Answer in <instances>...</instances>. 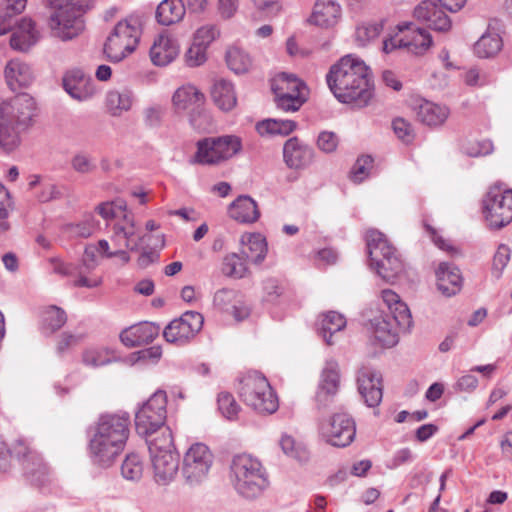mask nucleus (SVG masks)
I'll list each match as a JSON object with an SVG mask.
<instances>
[{
	"label": "nucleus",
	"mask_w": 512,
	"mask_h": 512,
	"mask_svg": "<svg viewBox=\"0 0 512 512\" xmlns=\"http://www.w3.org/2000/svg\"><path fill=\"white\" fill-rule=\"evenodd\" d=\"M326 82L341 103L362 108L373 97L369 67L363 60L351 54L343 56L330 67L326 74Z\"/></svg>",
	"instance_id": "obj_1"
},
{
	"label": "nucleus",
	"mask_w": 512,
	"mask_h": 512,
	"mask_svg": "<svg viewBox=\"0 0 512 512\" xmlns=\"http://www.w3.org/2000/svg\"><path fill=\"white\" fill-rule=\"evenodd\" d=\"M128 439V416L106 414L99 418L89 448L94 463L108 467L124 450Z\"/></svg>",
	"instance_id": "obj_2"
},
{
	"label": "nucleus",
	"mask_w": 512,
	"mask_h": 512,
	"mask_svg": "<svg viewBox=\"0 0 512 512\" xmlns=\"http://www.w3.org/2000/svg\"><path fill=\"white\" fill-rule=\"evenodd\" d=\"M35 116V100L27 93L0 102V146L13 151L20 143V131L30 127Z\"/></svg>",
	"instance_id": "obj_3"
},
{
	"label": "nucleus",
	"mask_w": 512,
	"mask_h": 512,
	"mask_svg": "<svg viewBox=\"0 0 512 512\" xmlns=\"http://www.w3.org/2000/svg\"><path fill=\"white\" fill-rule=\"evenodd\" d=\"M383 302L386 304L389 315L375 318V338L385 347H392L398 343L399 331L407 332L412 326V315L406 303L400 296L390 289L381 292Z\"/></svg>",
	"instance_id": "obj_4"
},
{
	"label": "nucleus",
	"mask_w": 512,
	"mask_h": 512,
	"mask_svg": "<svg viewBox=\"0 0 512 512\" xmlns=\"http://www.w3.org/2000/svg\"><path fill=\"white\" fill-rule=\"evenodd\" d=\"M53 12L48 25L52 36L69 41L82 33L85 27L83 14L89 9V0H45Z\"/></svg>",
	"instance_id": "obj_5"
},
{
	"label": "nucleus",
	"mask_w": 512,
	"mask_h": 512,
	"mask_svg": "<svg viewBox=\"0 0 512 512\" xmlns=\"http://www.w3.org/2000/svg\"><path fill=\"white\" fill-rule=\"evenodd\" d=\"M230 481L236 492L246 499L257 498L269 486L265 468L258 459L248 454L234 456Z\"/></svg>",
	"instance_id": "obj_6"
},
{
	"label": "nucleus",
	"mask_w": 512,
	"mask_h": 512,
	"mask_svg": "<svg viewBox=\"0 0 512 512\" xmlns=\"http://www.w3.org/2000/svg\"><path fill=\"white\" fill-rule=\"evenodd\" d=\"M366 242L371 266L383 280L393 282L404 270L397 249L377 230L367 232Z\"/></svg>",
	"instance_id": "obj_7"
},
{
	"label": "nucleus",
	"mask_w": 512,
	"mask_h": 512,
	"mask_svg": "<svg viewBox=\"0 0 512 512\" xmlns=\"http://www.w3.org/2000/svg\"><path fill=\"white\" fill-rule=\"evenodd\" d=\"M239 396L253 410L272 414L278 409V399L268 380L258 372L244 376L240 381Z\"/></svg>",
	"instance_id": "obj_8"
},
{
	"label": "nucleus",
	"mask_w": 512,
	"mask_h": 512,
	"mask_svg": "<svg viewBox=\"0 0 512 512\" xmlns=\"http://www.w3.org/2000/svg\"><path fill=\"white\" fill-rule=\"evenodd\" d=\"M167 395L157 390L135 413V429L139 436L149 438L164 427L167 417Z\"/></svg>",
	"instance_id": "obj_9"
},
{
	"label": "nucleus",
	"mask_w": 512,
	"mask_h": 512,
	"mask_svg": "<svg viewBox=\"0 0 512 512\" xmlns=\"http://www.w3.org/2000/svg\"><path fill=\"white\" fill-rule=\"evenodd\" d=\"M97 247L89 244L85 247L80 263L65 262L59 258H51L50 265L54 273L61 276H78L74 281L76 287L94 288L100 284V279H89L86 274L97 266Z\"/></svg>",
	"instance_id": "obj_10"
},
{
	"label": "nucleus",
	"mask_w": 512,
	"mask_h": 512,
	"mask_svg": "<svg viewBox=\"0 0 512 512\" xmlns=\"http://www.w3.org/2000/svg\"><path fill=\"white\" fill-rule=\"evenodd\" d=\"M482 204L485 220L491 229H501L512 221V190L492 187Z\"/></svg>",
	"instance_id": "obj_11"
},
{
	"label": "nucleus",
	"mask_w": 512,
	"mask_h": 512,
	"mask_svg": "<svg viewBox=\"0 0 512 512\" xmlns=\"http://www.w3.org/2000/svg\"><path fill=\"white\" fill-rule=\"evenodd\" d=\"M412 26L411 23L398 25L400 32L407 31V33L384 40L383 51L391 53L397 49H406L408 53L423 55L432 45V37L425 29L419 27L412 29Z\"/></svg>",
	"instance_id": "obj_12"
},
{
	"label": "nucleus",
	"mask_w": 512,
	"mask_h": 512,
	"mask_svg": "<svg viewBox=\"0 0 512 512\" xmlns=\"http://www.w3.org/2000/svg\"><path fill=\"white\" fill-rule=\"evenodd\" d=\"M213 463V455L203 443H195L187 450L183 459L182 475L189 485L203 482Z\"/></svg>",
	"instance_id": "obj_13"
},
{
	"label": "nucleus",
	"mask_w": 512,
	"mask_h": 512,
	"mask_svg": "<svg viewBox=\"0 0 512 512\" xmlns=\"http://www.w3.org/2000/svg\"><path fill=\"white\" fill-rule=\"evenodd\" d=\"M319 432L322 438L330 445L346 447L355 438V422L347 413H335L329 419L320 423Z\"/></svg>",
	"instance_id": "obj_14"
},
{
	"label": "nucleus",
	"mask_w": 512,
	"mask_h": 512,
	"mask_svg": "<svg viewBox=\"0 0 512 512\" xmlns=\"http://www.w3.org/2000/svg\"><path fill=\"white\" fill-rule=\"evenodd\" d=\"M204 317L196 311H186L172 320L163 330V337L169 343L185 344L202 329Z\"/></svg>",
	"instance_id": "obj_15"
},
{
	"label": "nucleus",
	"mask_w": 512,
	"mask_h": 512,
	"mask_svg": "<svg viewBox=\"0 0 512 512\" xmlns=\"http://www.w3.org/2000/svg\"><path fill=\"white\" fill-rule=\"evenodd\" d=\"M358 391L368 407H376L382 400V376L369 367H363L357 374Z\"/></svg>",
	"instance_id": "obj_16"
},
{
	"label": "nucleus",
	"mask_w": 512,
	"mask_h": 512,
	"mask_svg": "<svg viewBox=\"0 0 512 512\" xmlns=\"http://www.w3.org/2000/svg\"><path fill=\"white\" fill-rule=\"evenodd\" d=\"M64 90L75 100L84 102L92 99L98 90L95 81L81 70H72L63 78Z\"/></svg>",
	"instance_id": "obj_17"
},
{
	"label": "nucleus",
	"mask_w": 512,
	"mask_h": 512,
	"mask_svg": "<svg viewBox=\"0 0 512 512\" xmlns=\"http://www.w3.org/2000/svg\"><path fill=\"white\" fill-rule=\"evenodd\" d=\"M340 385L339 365L335 360H328L321 373L316 401L319 408L328 407L332 398L338 392Z\"/></svg>",
	"instance_id": "obj_18"
},
{
	"label": "nucleus",
	"mask_w": 512,
	"mask_h": 512,
	"mask_svg": "<svg viewBox=\"0 0 512 512\" xmlns=\"http://www.w3.org/2000/svg\"><path fill=\"white\" fill-rule=\"evenodd\" d=\"M18 444L19 450L16 451V454L17 457L22 456L23 458L22 465L25 476L34 485L43 484L48 474V468L42 457L28 447L23 440H19Z\"/></svg>",
	"instance_id": "obj_19"
},
{
	"label": "nucleus",
	"mask_w": 512,
	"mask_h": 512,
	"mask_svg": "<svg viewBox=\"0 0 512 512\" xmlns=\"http://www.w3.org/2000/svg\"><path fill=\"white\" fill-rule=\"evenodd\" d=\"M283 159L290 169H304L313 162L314 150L299 138L291 137L283 146Z\"/></svg>",
	"instance_id": "obj_20"
},
{
	"label": "nucleus",
	"mask_w": 512,
	"mask_h": 512,
	"mask_svg": "<svg viewBox=\"0 0 512 512\" xmlns=\"http://www.w3.org/2000/svg\"><path fill=\"white\" fill-rule=\"evenodd\" d=\"M414 17L435 31L446 32L451 28L449 17L431 0L418 4L414 9Z\"/></svg>",
	"instance_id": "obj_21"
},
{
	"label": "nucleus",
	"mask_w": 512,
	"mask_h": 512,
	"mask_svg": "<svg viewBox=\"0 0 512 512\" xmlns=\"http://www.w3.org/2000/svg\"><path fill=\"white\" fill-rule=\"evenodd\" d=\"M180 52L176 38L168 33L160 34L150 48V58L156 66H166L173 62Z\"/></svg>",
	"instance_id": "obj_22"
},
{
	"label": "nucleus",
	"mask_w": 512,
	"mask_h": 512,
	"mask_svg": "<svg viewBox=\"0 0 512 512\" xmlns=\"http://www.w3.org/2000/svg\"><path fill=\"white\" fill-rule=\"evenodd\" d=\"M151 457L156 483L163 486L170 484L179 469V454L165 452V454H154Z\"/></svg>",
	"instance_id": "obj_23"
},
{
	"label": "nucleus",
	"mask_w": 512,
	"mask_h": 512,
	"mask_svg": "<svg viewBox=\"0 0 512 512\" xmlns=\"http://www.w3.org/2000/svg\"><path fill=\"white\" fill-rule=\"evenodd\" d=\"M341 17V6L335 0H317L308 22L320 28L336 25Z\"/></svg>",
	"instance_id": "obj_24"
},
{
	"label": "nucleus",
	"mask_w": 512,
	"mask_h": 512,
	"mask_svg": "<svg viewBox=\"0 0 512 512\" xmlns=\"http://www.w3.org/2000/svg\"><path fill=\"white\" fill-rule=\"evenodd\" d=\"M437 287L445 296L457 294L462 287V276L458 267L452 263L442 262L436 270Z\"/></svg>",
	"instance_id": "obj_25"
},
{
	"label": "nucleus",
	"mask_w": 512,
	"mask_h": 512,
	"mask_svg": "<svg viewBox=\"0 0 512 512\" xmlns=\"http://www.w3.org/2000/svg\"><path fill=\"white\" fill-rule=\"evenodd\" d=\"M4 73L8 87L13 91L28 87L34 80L31 66L20 59L10 60L6 64Z\"/></svg>",
	"instance_id": "obj_26"
},
{
	"label": "nucleus",
	"mask_w": 512,
	"mask_h": 512,
	"mask_svg": "<svg viewBox=\"0 0 512 512\" xmlns=\"http://www.w3.org/2000/svg\"><path fill=\"white\" fill-rule=\"evenodd\" d=\"M128 31V19L125 18L117 23L104 44V54L112 62H119L125 58L128 52V43L121 41V36L126 37Z\"/></svg>",
	"instance_id": "obj_27"
},
{
	"label": "nucleus",
	"mask_w": 512,
	"mask_h": 512,
	"mask_svg": "<svg viewBox=\"0 0 512 512\" xmlns=\"http://www.w3.org/2000/svg\"><path fill=\"white\" fill-rule=\"evenodd\" d=\"M165 245V240L162 235L145 234L140 238L136 246L141 248L136 264L141 269H146L149 265L158 262L159 252Z\"/></svg>",
	"instance_id": "obj_28"
},
{
	"label": "nucleus",
	"mask_w": 512,
	"mask_h": 512,
	"mask_svg": "<svg viewBox=\"0 0 512 512\" xmlns=\"http://www.w3.org/2000/svg\"><path fill=\"white\" fill-rule=\"evenodd\" d=\"M173 106L177 111H191L205 103V95L194 85L179 87L172 96Z\"/></svg>",
	"instance_id": "obj_29"
},
{
	"label": "nucleus",
	"mask_w": 512,
	"mask_h": 512,
	"mask_svg": "<svg viewBox=\"0 0 512 512\" xmlns=\"http://www.w3.org/2000/svg\"><path fill=\"white\" fill-rule=\"evenodd\" d=\"M417 118L427 126H440L449 116V109L428 100H419L415 105Z\"/></svg>",
	"instance_id": "obj_30"
},
{
	"label": "nucleus",
	"mask_w": 512,
	"mask_h": 512,
	"mask_svg": "<svg viewBox=\"0 0 512 512\" xmlns=\"http://www.w3.org/2000/svg\"><path fill=\"white\" fill-rule=\"evenodd\" d=\"M346 326L345 317L336 312L329 311L322 314L317 322V332L323 338L327 345H333V337L343 330Z\"/></svg>",
	"instance_id": "obj_31"
},
{
	"label": "nucleus",
	"mask_w": 512,
	"mask_h": 512,
	"mask_svg": "<svg viewBox=\"0 0 512 512\" xmlns=\"http://www.w3.org/2000/svg\"><path fill=\"white\" fill-rule=\"evenodd\" d=\"M196 148L194 156L189 160L191 164L209 166L222 164L215 137H205L198 140Z\"/></svg>",
	"instance_id": "obj_32"
},
{
	"label": "nucleus",
	"mask_w": 512,
	"mask_h": 512,
	"mask_svg": "<svg viewBox=\"0 0 512 512\" xmlns=\"http://www.w3.org/2000/svg\"><path fill=\"white\" fill-rule=\"evenodd\" d=\"M230 216L242 223L255 222L259 216L256 202L249 196H239L229 207Z\"/></svg>",
	"instance_id": "obj_33"
},
{
	"label": "nucleus",
	"mask_w": 512,
	"mask_h": 512,
	"mask_svg": "<svg viewBox=\"0 0 512 512\" xmlns=\"http://www.w3.org/2000/svg\"><path fill=\"white\" fill-rule=\"evenodd\" d=\"M211 96L214 103L223 111L232 110L237 103L233 84L224 79H218L214 82Z\"/></svg>",
	"instance_id": "obj_34"
},
{
	"label": "nucleus",
	"mask_w": 512,
	"mask_h": 512,
	"mask_svg": "<svg viewBox=\"0 0 512 512\" xmlns=\"http://www.w3.org/2000/svg\"><path fill=\"white\" fill-rule=\"evenodd\" d=\"M184 15L185 5L182 0H163L156 9L158 23L165 26L181 21Z\"/></svg>",
	"instance_id": "obj_35"
},
{
	"label": "nucleus",
	"mask_w": 512,
	"mask_h": 512,
	"mask_svg": "<svg viewBox=\"0 0 512 512\" xmlns=\"http://www.w3.org/2000/svg\"><path fill=\"white\" fill-rule=\"evenodd\" d=\"M122 357L112 348H88L82 354L84 365L92 368H98L111 362L121 360Z\"/></svg>",
	"instance_id": "obj_36"
},
{
	"label": "nucleus",
	"mask_w": 512,
	"mask_h": 512,
	"mask_svg": "<svg viewBox=\"0 0 512 512\" xmlns=\"http://www.w3.org/2000/svg\"><path fill=\"white\" fill-rule=\"evenodd\" d=\"M160 333V326L153 322H139L130 325V346L151 343Z\"/></svg>",
	"instance_id": "obj_37"
},
{
	"label": "nucleus",
	"mask_w": 512,
	"mask_h": 512,
	"mask_svg": "<svg viewBox=\"0 0 512 512\" xmlns=\"http://www.w3.org/2000/svg\"><path fill=\"white\" fill-rule=\"evenodd\" d=\"M306 85L295 75L281 73L272 83L274 94H294L297 96H305Z\"/></svg>",
	"instance_id": "obj_38"
},
{
	"label": "nucleus",
	"mask_w": 512,
	"mask_h": 512,
	"mask_svg": "<svg viewBox=\"0 0 512 512\" xmlns=\"http://www.w3.org/2000/svg\"><path fill=\"white\" fill-rule=\"evenodd\" d=\"M297 124L293 120L284 119H265L256 124V131L261 136L266 135H281L286 136L293 132Z\"/></svg>",
	"instance_id": "obj_39"
},
{
	"label": "nucleus",
	"mask_w": 512,
	"mask_h": 512,
	"mask_svg": "<svg viewBox=\"0 0 512 512\" xmlns=\"http://www.w3.org/2000/svg\"><path fill=\"white\" fill-rule=\"evenodd\" d=\"M112 242L117 246V249L114 252H109V243L104 239L100 240L97 244H94L97 247L98 254L105 255L106 257H112L124 253L123 248H128V231L124 225H114Z\"/></svg>",
	"instance_id": "obj_40"
},
{
	"label": "nucleus",
	"mask_w": 512,
	"mask_h": 512,
	"mask_svg": "<svg viewBox=\"0 0 512 512\" xmlns=\"http://www.w3.org/2000/svg\"><path fill=\"white\" fill-rule=\"evenodd\" d=\"M502 39L496 32L483 34L474 45V51L480 58H489L496 55L502 48Z\"/></svg>",
	"instance_id": "obj_41"
},
{
	"label": "nucleus",
	"mask_w": 512,
	"mask_h": 512,
	"mask_svg": "<svg viewBox=\"0 0 512 512\" xmlns=\"http://www.w3.org/2000/svg\"><path fill=\"white\" fill-rule=\"evenodd\" d=\"M263 301L271 304H277L286 298L288 288L284 281L269 277L263 281Z\"/></svg>",
	"instance_id": "obj_42"
},
{
	"label": "nucleus",
	"mask_w": 512,
	"mask_h": 512,
	"mask_svg": "<svg viewBox=\"0 0 512 512\" xmlns=\"http://www.w3.org/2000/svg\"><path fill=\"white\" fill-rule=\"evenodd\" d=\"M268 248L265 238L261 234H252L246 242L243 254L254 264H261L267 254Z\"/></svg>",
	"instance_id": "obj_43"
},
{
	"label": "nucleus",
	"mask_w": 512,
	"mask_h": 512,
	"mask_svg": "<svg viewBox=\"0 0 512 512\" xmlns=\"http://www.w3.org/2000/svg\"><path fill=\"white\" fill-rule=\"evenodd\" d=\"M67 321V315L63 309L57 306H49L42 313V330L52 334L59 330Z\"/></svg>",
	"instance_id": "obj_44"
},
{
	"label": "nucleus",
	"mask_w": 512,
	"mask_h": 512,
	"mask_svg": "<svg viewBox=\"0 0 512 512\" xmlns=\"http://www.w3.org/2000/svg\"><path fill=\"white\" fill-rule=\"evenodd\" d=\"M222 163L238 155L243 148L242 139L237 135L215 137Z\"/></svg>",
	"instance_id": "obj_45"
},
{
	"label": "nucleus",
	"mask_w": 512,
	"mask_h": 512,
	"mask_svg": "<svg viewBox=\"0 0 512 512\" xmlns=\"http://www.w3.org/2000/svg\"><path fill=\"white\" fill-rule=\"evenodd\" d=\"M159 431L161 432L160 436H157L152 440H148V438H146L151 456L154 454H165V452H177L174 447L171 430L164 426L163 428L159 429Z\"/></svg>",
	"instance_id": "obj_46"
},
{
	"label": "nucleus",
	"mask_w": 512,
	"mask_h": 512,
	"mask_svg": "<svg viewBox=\"0 0 512 512\" xmlns=\"http://www.w3.org/2000/svg\"><path fill=\"white\" fill-rule=\"evenodd\" d=\"M226 62L228 67L236 74H242L249 70L251 58L238 47H231L226 53Z\"/></svg>",
	"instance_id": "obj_47"
},
{
	"label": "nucleus",
	"mask_w": 512,
	"mask_h": 512,
	"mask_svg": "<svg viewBox=\"0 0 512 512\" xmlns=\"http://www.w3.org/2000/svg\"><path fill=\"white\" fill-rule=\"evenodd\" d=\"M95 211L106 221L107 226L109 221L116 218L126 219L127 217L126 202L124 200L101 203L96 207Z\"/></svg>",
	"instance_id": "obj_48"
},
{
	"label": "nucleus",
	"mask_w": 512,
	"mask_h": 512,
	"mask_svg": "<svg viewBox=\"0 0 512 512\" xmlns=\"http://www.w3.org/2000/svg\"><path fill=\"white\" fill-rule=\"evenodd\" d=\"M162 357V348L159 345L151 346L133 353H130V365H155Z\"/></svg>",
	"instance_id": "obj_49"
},
{
	"label": "nucleus",
	"mask_w": 512,
	"mask_h": 512,
	"mask_svg": "<svg viewBox=\"0 0 512 512\" xmlns=\"http://www.w3.org/2000/svg\"><path fill=\"white\" fill-rule=\"evenodd\" d=\"M248 271L246 262L236 253L225 256L222 264V272L224 275L233 278H243Z\"/></svg>",
	"instance_id": "obj_50"
},
{
	"label": "nucleus",
	"mask_w": 512,
	"mask_h": 512,
	"mask_svg": "<svg viewBox=\"0 0 512 512\" xmlns=\"http://www.w3.org/2000/svg\"><path fill=\"white\" fill-rule=\"evenodd\" d=\"M106 106L111 116L120 117L128 111V95L110 91L106 97Z\"/></svg>",
	"instance_id": "obj_51"
},
{
	"label": "nucleus",
	"mask_w": 512,
	"mask_h": 512,
	"mask_svg": "<svg viewBox=\"0 0 512 512\" xmlns=\"http://www.w3.org/2000/svg\"><path fill=\"white\" fill-rule=\"evenodd\" d=\"M190 125L197 131L205 132L212 125L210 113L204 108V105L194 108L188 112Z\"/></svg>",
	"instance_id": "obj_52"
},
{
	"label": "nucleus",
	"mask_w": 512,
	"mask_h": 512,
	"mask_svg": "<svg viewBox=\"0 0 512 512\" xmlns=\"http://www.w3.org/2000/svg\"><path fill=\"white\" fill-rule=\"evenodd\" d=\"M217 403L219 411L225 418L229 420H234L237 417L240 411V406L238 405L232 394H230L229 392L219 393Z\"/></svg>",
	"instance_id": "obj_53"
},
{
	"label": "nucleus",
	"mask_w": 512,
	"mask_h": 512,
	"mask_svg": "<svg viewBox=\"0 0 512 512\" xmlns=\"http://www.w3.org/2000/svg\"><path fill=\"white\" fill-rule=\"evenodd\" d=\"M280 446L283 452L298 461H306L308 453L305 448L297 444L295 439L287 434H283L280 439Z\"/></svg>",
	"instance_id": "obj_54"
},
{
	"label": "nucleus",
	"mask_w": 512,
	"mask_h": 512,
	"mask_svg": "<svg viewBox=\"0 0 512 512\" xmlns=\"http://www.w3.org/2000/svg\"><path fill=\"white\" fill-rule=\"evenodd\" d=\"M101 229L100 222L94 214H89L84 219L71 227V232L79 237L87 238Z\"/></svg>",
	"instance_id": "obj_55"
},
{
	"label": "nucleus",
	"mask_w": 512,
	"mask_h": 512,
	"mask_svg": "<svg viewBox=\"0 0 512 512\" xmlns=\"http://www.w3.org/2000/svg\"><path fill=\"white\" fill-rule=\"evenodd\" d=\"M306 101V96L294 94H275V102L279 109L285 112H294L300 109Z\"/></svg>",
	"instance_id": "obj_56"
},
{
	"label": "nucleus",
	"mask_w": 512,
	"mask_h": 512,
	"mask_svg": "<svg viewBox=\"0 0 512 512\" xmlns=\"http://www.w3.org/2000/svg\"><path fill=\"white\" fill-rule=\"evenodd\" d=\"M16 34H24L25 44L22 45L24 48L32 47L39 39V33L35 29V23L30 18H23L18 23V28L14 32Z\"/></svg>",
	"instance_id": "obj_57"
},
{
	"label": "nucleus",
	"mask_w": 512,
	"mask_h": 512,
	"mask_svg": "<svg viewBox=\"0 0 512 512\" xmlns=\"http://www.w3.org/2000/svg\"><path fill=\"white\" fill-rule=\"evenodd\" d=\"M206 60L207 49L199 44H196L195 42H192L191 46L184 54L185 64L189 67H198L204 64Z\"/></svg>",
	"instance_id": "obj_58"
},
{
	"label": "nucleus",
	"mask_w": 512,
	"mask_h": 512,
	"mask_svg": "<svg viewBox=\"0 0 512 512\" xmlns=\"http://www.w3.org/2000/svg\"><path fill=\"white\" fill-rule=\"evenodd\" d=\"M392 128L399 140L405 144H410L415 138L412 125L403 118H396L392 122Z\"/></svg>",
	"instance_id": "obj_59"
},
{
	"label": "nucleus",
	"mask_w": 512,
	"mask_h": 512,
	"mask_svg": "<svg viewBox=\"0 0 512 512\" xmlns=\"http://www.w3.org/2000/svg\"><path fill=\"white\" fill-rule=\"evenodd\" d=\"M463 152L470 157H480L493 151V144L489 140L468 141L462 147Z\"/></svg>",
	"instance_id": "obj_60"
},
{
	"label": "nucleus",
	"mask_w": 512,
	"mask_h": 512,
	"mask_svg": "<svg viewBox=\"0 0 512 512\" xmlns=\"http://www.w3.org/2000/svg\"><path fill=\"white\" fill-rule=\"evenodd\" d=\"M373 159L371 156L364 155L359 157L351 171V178L355 183L362 182L369 174L372 168Z\"/></svg>",
	"instance_id": "obj_61"
},
{
	"label": "nucleus",
	"mask_w": 512,
	"mask_h": 512,
	"mask_svg": "<svg viewBox=\"0 0 512 512\" xmlns=\"http://www.w3.org/2000/svg\"><path fill=\"white\" fill-rule=\"evenodd\" d=\"M71 167L77 173L88 174L96 169V164L88 154L80 152L72 157Z\"/></svg>",
	"instance_id": "obj_62"
},
{
	"label": "nucleus",
	"mask_w": 512,
	"mask_h": 512,
	"mask_svg": "<svg viewBox=\"0 0 512 512\" xmlns=\"http://www.w3.org/2000/svg\"><path fill=\"white\" fill-rule=\"evenodd\" d=\"M510 255L511 251L507 245L501 244L498 246L493 258V274L496 278H500L502 275L504 268L510 260Z\"/></svg>",
	"instance_id": "obj_63"
},
{
	"label": "nucleus",
	"mask_w": 512,
	"mask_h": 512,
	"mask_svg": "<svg viewBox=\"0 0 512 512\" xmlns=\"http://www.w3.org/2000/svg\"><path fill=\"white\" fill-rule=\"evenodd\" d=\"M218 35L219 31L215 26H203L195 32L193 42L207 49Z\"/></svg>",
	"instance_id": "obj_64"
}]
</instances>
